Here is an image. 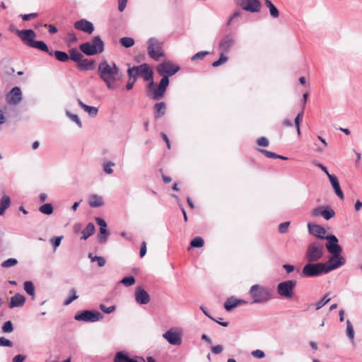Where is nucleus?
I'll list each match as a JSON object with an SVG mask.
<instances>
[{"label": "nucleus", "instance_id": "14", "mask_svg": "<svg viewBox=\"0 0 362 362\" xmlns=\"http://www.w3.org/2000/svg\"><path fill=\"white\" fill-rule=\"evenodd\" d=\"M240 6L245 11L255 13L259 11L261 3L259 0H241Z\"/></svg>", "mask_w": 362, "mask_h": 362}, {"label": "nucleus", "instance_id": "29", "mask_svg": "<svg viewBox=\"0 0 362 362\" xmlns=\"http://www.w3.org/2000/svg\"><path fill=\"white\" fill-rule=\"evenodd\" d=\"M95 230V226L93 223H89L86 226V228L82 231L83 236L81 239L86 240L91 236Z\"/></svg>", "mask_w": 362, "mask_h": 362}, {"label": "nucleus", "instance_id": "61", "mask_svg": "<svg viewBox=\"0 0 362 362\" xmlns=\"http://www.w3.org/2000/svg\"><path fill=\"white\" fill-rule=\"evenodd\" d=\"M209 54L208 52H199L197 54H195L192 57V60H197V59H203L205 56H206L207 54Z\"/></svg>", "mask_w": 362, "mask_h": 362}, {"label": "nucleus", "instance_id": "55", "mask_svg": "<svg viewBox=\"0 0 362 362\" xmlns=\"http://www.w3.org/2000/svg\"><path fill=\"white\" fill-rule=\"evenodd\" d=\"M13 345V342L2 337H0V346H7V347H12Z\"/></svg>", "mask_w": 362, "mask_h": 362}, {"label": "nucleus", "instance_id": "45", "mask_svg": "<svg viewBox=\"0 0 362 362\" xmlns=\"http://www.w3.org/2000/svg\"><path fill=\"white\" fill-rule=\"evenodd\" d=\"M66 115L69 118L74 122L79 128L82 127V122L77 115L72 114L69 111H66Z\"/></svg>", "mask_w": 362, "mask_h": 362}, {"label": "nucleus", "instance_id": "25", "mask_svg": "<svg viewBox=\"0 0 362 362\" xmlns=\"http://www.w3.org/2000/svg\"><path fill=\"white\" fill-rule=\"evenodd\" d=\"M90 207L96 208L104 205V201L102 196L98 194H92L89 197L88 201Z\"/></svg>", "mask_w": 362, "mask_h": 362}, {"label": "nucleus", "instance_id": "27", "mask_svg": "<svg viewBox=\"0 0 362 362\" xmlns=\"http://www.w3.org/2000/svg\"><path fill=\"white\" fill-rule=\"evenodd\" d=\"M80 107L86 112L90 116L95 117L98 115V109L93 106H89L83 103L80 99L77 100Z\"/></svg>", "mask_w": 362, "mask_h": 362}, {"label": "nucleus", "instance_id": "22", "mask_svg": "<svg viewBox=\"0 0 362 362\" xmlns=\"http://www.w3.org/2000/svg\"><path fill=\"white\" fill-rule=\"evenodd\" d=\"M25 303V298L20 293H16L11 298L8 307L10 308L23 307Z\"/></svg>", "mask_w": 362, "mask_h": 362}, {"label": "nucleus", "instance_id": "34", "mask_svg": "<svg viewBox=\"0 0 362 362\" xmlns=\"http://www.w3.org/2000/svg\"><path fill=\"white\" fill-rule=\"evenodd\" d=\"M70 59L74 62H80L83 58V54L76 48L71 49L70 51Z\"/></svg>", "mask_w": 362, "mask_h": 362}, {"label": "nucleus", "instance_id": "24", "mask_svg": "<svg viewBox=\"0 0 362 362\" xmlns=\"http://www.w3.org/2000/svg\"><path fill=\"white\" fill-rule=\"evenodd\" d=\"M245 303H246V302L243 300H240L234 297H230L226 300L224 303V308L227 311H230L234 308L237 307L238 305Z\"/></svg>", "mask_w": 362, "mask_h": 362}, {"label": "nucleus", "instance_id": "6", "mask_svg": "<svg viewBox=\"0 0 362 362\" xmlns=\"http://www.w3.org/2000/svg\"><path fill=\"white\" fill-rule=\"evenodd\" d=\"M148 52L149 56L155 59L158 60L159 58L164 55L162 49L163 43L155 37L150 38L148 42Z\"/></svg>", "mask_w": 362, "mask_h": 362}, {"label": "nucleus", "instance_id": "12", "mask_svg": "<svg viewBox=\"0 0 362 362\" xmlns=\"http://www.w3.org/2000/svg\"><path fill=\"white\" fill-rule=\"evenodd\" d=\"M325 264L327 272L328 273L344 265L345 264V259L341 255H332Z\"/></svg>", "mask_w": 362, "mask_h": 362}, {"label": "nucleus", "instance_id": "52", "mask_svg": "<svg viewBox=\"0 0 362 362\" xmlns=\"http://www.w3.org/2000/svg\"><path fill=\"white\" fill-rule=\"evenodd\" d=\"M2 331L4 333H11L13 331V324L11 321H6L2 326Z\"/></svg>", "mask_w": 362, "mask_h": 362}, {"label": "nucleus", "instance_id": "9", "mask_svg": "<svg viewBox=\"0 0 362 362\" xmlns=\"http://www.w3.org/2000/svg\"><path fill=\"white\" fill-rule=\"evenodd\" d=\"M182 331L178 328H171L163 334V337L171 345L182 344Z\"/></svg>", "mask_w": 362, "mask_h": 362}, {"label": "nucleus", "instance_id": "30", "mask_svg": "<svg viewBox=\"0 0 362 362\" xmlns=\"http://www.w3.org/2000/svg\"><path fill=\"white\" fill-rule=\"evenodd\" d=\"M30 47L47 52L49 55L53 54V52H49L47 45L42 41H34Z\"/></svg>", "mask_w": 362, "mask_h": 362}, {"label": "nucleus", "instance_id": "18", "mask_svg": "<svg viewBox=\"0 0 362 362\" xmlns=\"http://www.w3.org/2000/svg\"><path fill=\"white\" fill-rule=\"evenodd\" d=\"M308 232L320 239H326V230L322 226L317 224H308Z\"/></svg>", "mask_w": 362, "mask_h": 362}, {"label": "nucleus", "instance_id": "21", "mask_svg": "<svg viewBox=\"0 0 362 362\" xmlns=\"http://www.w3.org/2000/svg\"><path fill=\"white\" fill-rule=\"evenodd\" d=\"M18 35L22 40L26 41L29 46L34 42L33 40L36 37V34L33 30H19Z\"/></svg>", "mask_w": 362, "mask_h": 362}, {"label": "nucleus", "instance_id": "63", "mask_svg": "<svg viewBox=\"0 0 362 362\" xmlns=\"http://www.w3.org/2000/svg\"><path fill=\"white\" fill-rule=\"evenodd\" d=\"M322 207L319 206V207L313 209L311 211V216H313V217H317V216H318L320 215L322 216Z\"/></svg>", "mask_w": 362, "mask_h": 362}, {"label": "nucleus", "instance_id": "53", "mask_svg": "<svg viewBox=\"0 0 362 362\" xmlns=\"http://www.w3.org/2000/svg\"><path fill=\"white\" fill-rule=\"evenodd\" d=\"M78 40L75 33L74 32H69L67 34L66 42L69 45L76 42Z\"/></svg>", "mask_w": 362, "mask_h": 362}, {"label": "nucleus", "instance_id": "50", "mask_svg": "<svg viewBox=\"0 0 362 362\" xmlns=\"http://www.w3.org/2000/svg\"><path fill=\"white\" fill-rule=\"evenodd\" d=\"M120 283L125 286H130L135 284V279L132 276H126L120 281Z\"/></svg>", "mask_w": 362, "mask_h": 362}, {"label": "nucleus", "instance_id": "19", "mask_svg": "<svg viewBox=\"0 0 362 362\" xmlns=\"http://www.w3.org/2000/svg\"><path fill=\"white\" fill-rule=\"evenodd\" d=\"M74 28L78 30L91 34L94 30L93 25L91 22L86 19H81L74 23Z\"/></svg>", "mask_w": 362, "mask_h": 362}, {"label": "nucleus", "instance_id": "32", "mask_svg": "<svg viewBox=\"0 0 362 362\" xmlns=\"http://www.w3.org/2000/svg\"><path fill=\"white\" fill-rule=\"evenodd\" d=\"M78 68L81 70H90L93 67V62L88 60L87 59H81L78 62Z\"/></svg>", "mask_w": 362, "mask_h": 362}, {"label": "nucleus", "instance_id": "57", "mask_svg": "<svg viewBox=\"0 0 362 362\" xmlns=\"http://www.w3.org/2000/svg\"><path fill=\"white\" fill-rule=\"evenodd\" d=\"M100 309L105 313L110 314L115 310L116 307L115 306L106 307L105 305L101 304L100 305Z\"/></svg>", "mask_w": 362, "mask_h": 362}, {"label": "nucleus", "instance_id": "59", "mask_svg": "<svg viewBox=\"0 0 362 362\" xmlns=\"http://www.w3.org/2000/svg\"><path fill=\"white\" fill-rule=\"evenodd\" d=\"M62 238L63 236H58L50 240V242L53 245L54 250L60 245Z\"/></svg>", "mask_w": 362, "mask_h": 362}, {"label": "nucleus", "instance_id": "10", "mask_svg": "<svg viewBox=\"0 0 362 362\" xmlns=\"http://www.w3.org/2000/svg\"><path fill=\"white\" fill-rule=\"evenodd\" d=\"M180 70V66L170 61H165L157 66V71L161 76H173Z\"/></svg>", "mask_w": 362, "mask_h": 362}, {"label": "nucleus", "instance_id": "56", "mask_svg": "<svg viewBox=\"0 0 362 362\" xmlns=\"http://www.w3.org/2000/svg\"><path fill=\"white\" fill-rule=\"evenodd\" d=\"M289 226H290L289 221H286V222L280 223L279 226V233H285L288 230Z\"/></svg>", "mask_w": 362, "mask_h": 362}, {"label": "nucleus", "instance_id": "46", "mask_svg": "<svg viewBox=\"0 0 362 362\" xmlns=\"http://www.w3.org/2000/svg\"><path fill=\"white\" fill-rule=\"evenodd\" d=\"M204 244V240L201 237L194 238L190 243L192 247H202Z\"/></svg>", "mask_w": 362, "mask_h": 362}, {"label": "nucleus", "instance_id": "1", "mask_svg": "<svg viewBox=\"0 0 362 362\" xmlns=\"http://www.w3.org/2000/svg\"><path fill=\"white\" fill-rule=\"evenodd\" d=\"M98 74L107 89L114 90L119 88L122 73L115 63L110 64L107 61L100 62L98 66Z\"/></svg>", "mask_w": 362, "mask_h": 362}, {"label": "nucleus", "instance_id": "62", "mask_svg": "<svg viewBox=\"0 0 362 362\" xmlns=\"http://www.w3.org/2000/svg\"><path fill=\"white\" fill-rule=\"evenodd\" d=\"M26 356L23 354L16 355L11 362H24L25 361Z\"/></svg>", "mask_w": 362, "mask_h": 362}, {"label": "nucleus", "instance_id": "35", "mask_svg": "<svg viewBox=\"0 0 362 362\" xmlns=\"http://www.w3.org/2000/svg\"><path fill=\"white\" fill-rule=\"evenodd\" d=\"M317 139L321 141L322 146H319L317 143H314V145L315 146V151L318 153H322L324 151L325 148L327 147L328 144L326 140L323 139L322 136H317Z\"/></svg>", "mask_w": 362, "mask_h": 362}, {"label": "nucleus", "instance_id": "47", "mask_svg": "<svg viewBox=\"0 0 362 362\" xmlns=\"http://www.w3.org/2000/svg\"><path fill=\"white\" fill-rule=\"evenodd\" d=\"M18 264V260L15 258H9L1 263V267L4 268H8L14 267Z\"/></svg>", "mask_w": 362, "mask_h": 362}, {"label": "nucleus", "instance_id": "64", "mask_svg": "<svg viewBox=\"0 0 362 362\" xmlns=\"http://www.w3.org/2000/svg\"><path fill=\"white\" fill-rule=\"evenodd\" d=\"M127 0H118V10L119 12H122L127 6Z\"/></svg>", "mask_w": 362, "mask_h": 362}, {"label": "nucleus", "instance_id": "40", "mask_svg": "<svg viewBox=\"0 0 362 362\" xmlns=\"http://www.w3.org/2000/svg\"><path fill=\"white\" fill-rule=\"evenodd\" d=\"M53 206L51 204L47 203L43 205H42L39 208V211L46 215H50L53 213Z\"/></svg>", "mask_w": 362, "mask_h": 362}, {"label": "nucleus", "instance_id": "41", "mask_svg": "<svg viewBox=\"0 0 362 362\" xmlns=\"http://www.w3.org/2000/svg\"><path fill=\"white\" fill-rule=\"evenodd\" d=\"M119 42L121 45L126 48L131 47L134 45V40L129 37H122Z\"/></svg>", "mask_w": 362, "mask_h": 362}, {"label": "nucleus", "instance_id": "58", "mask_svg": "<svg viewBox=\"0 0 362 362\" xmlns=\"http://www.w3.org/2000/svg\"><path fill=\"white\" fill-rule=\"evenodd\" d=\"M257 144L259 146L267 147L269 146V142L266 137L262 136L257 139Z\"/></svg>", "mask_w": 362, "mask_h": 362}, {"label": "nucleus", "instance_id": "23", "mask_svg": "<svg viewBox=\"0 0 362 362\" xmlns=\"http://www.w3.org/2000/svg\"><path fill=\"white\" fill-rule=\"evenodd\" d=\"M329 180L336 194L339 197V199H344V193L340 187L337 178L334 175H329Z\"/></svg>", "mask_w": 362, "mask_h": 362}, {"label": "nucleus", "instance_id": "51", "mask_svg": "<svg viewBox=\"0 0 362 362\" xmlns=\"http://www.w3.org/2000/svg\"><path fill=\"white\" fill-rule=\"evenodd\" d=\"M225 53H223L221 52L220 58L217 60L213 62L212 66L214 67L218 66L224 63H226L228 61V57L224 55Z\"/></svg>", "mask_w": 362, "mask_h": 362}, {"label": "nucleus", "instance_id": "60", "mask_svg": "<svg viewBox=\"0 0 362 362\" xmlns=\"http://www.w3.org/2000/svg\"><path fill=\"white\" fill-rule=\"evenodd\" d=\"M251 354L253 357L257 358H262L265 356L264 352L259 349H257L252 351Z\"/></svg>", "mask_w": 362, "mask_h": 362}, {"label": "nucleus", "instance_id": "48", "mask_svg": "<svg viewBox=\"0 0 362 362\" xmlns=\"http://www.w3.org/2000/svg\"><path fill=\"white\" fill-rule=\"evenodd\" d=\"M70 293L71 294V296L67 298L64 303V305H69L71 303H72L74 300H76L78 296L76 295V291L74 288H71L70 290Z\"/></svg>", "mask_w": 362, "mask_h": 362}, {"label": "nucleus", "instance_id": "43", "mask_svg": "<svg viewBox=\"0 0 362 362\" xmlns=\"http://www.w3.org/2000/svg\"><path fill=\"white\" fill-rule=\"evenodd\" d=\"M54 56L57 60L63 62H67L69 59L68 54L66 52L62 51L54 52Z\"/></svg>", "mask_w": 362, "mask_h": 362}, {"label": "nucleus", "instance_id": "17", "mask_svg": "<svg viewBox=\"0 0 362 362\" xmlns=\"http://www.w3.org/2000/svg\"><path fill=\"white\" fill-rule=\"evenodd\" d=\"M139 76L143 77L144 81H150L151 83L149 84V88H151L153 86V72L150 68V66L147 64H142L139 66Z\"/></svg>", "mask_w": 362, "mask_h": 362}, {"label": "nucleus", "instance_id": "8", "mask_svg": "<svg viewBox=\"0 0 362 362\" xmlns=\"http://www.w3.org/2000/svg\"><path fill=\"white\" fill-rule=\"evenodd\" d=\"M103 318V315L100 313L92 310H83L77 313L74 317L76 320L91 322L99 321Z\"/></svg>", "mask_w": 362, "mask_h": 362}, {"label": "nucleus", "instance_id": "42", "mask_svg": "<svg viewBox=\"0 0 362 362\" xmlns=\"http://www.w3.org/2000/svg\"><path fill=\"white\" fill-rule=\"evenodd\" d=\"M129 78L136 80L137 77L139 76V66H135L129 68L127 71Z\"/></svg>", "mask_w": 362, "mask_h": 362}, {"label": "nucleus", "instance_id": "37", "mask_svg": "<svg viewBox=\"0 0 362 362\" xmlns=\"http://www.w3.org/2000/svg\"><path fill=\"white\" fill-rule=\"evenodd\" d=\"M266 6L269 8L270 15L273 18H277L279 16V13L278 9L275 7V6L269 0H265Z\"/></svg>", "mask_w": 362, "mask_h": 362}, {"label": "nucleus", "instance_id": "15", "mask_svg": "<svg viewBox=\"0 0 362 362\" xmlns=\"http://www.w3.org/2000/svg\"><path fill=\"white\" fill-rule=\"evenodd\" d=\"M235 40L231 35L224 36L219 42L218 47L223 53H228L235 45Z\"/></svg>", "mask_w": 362, "mask_h": 362}, {"label": "nucleus", "instance_id": "54", "mask_svg": "<svg viewBox=\"0 0 362 362\" xmlns=\"http://www.w3.org/2000/svg\"><path fill=\"white\" fill-rule=\"evenodd\" d=\"M330 300V298H327V295L325 296L319 302H317L316 305V310H319L321 308H322L324 305H325Z\"/></svg>", "mask_w": 362, "mask_h": 362}, {"label": "nucleus", "instance_id": "33", "mask_svg": "<svg viewBox=\"0 0 362 362\" xmlns=\"http://www.w3.org/2000/svg\"><path fill=\"white\" fill-rule=\"evenodd\" d=\"M346 335L349 337V339L351 340L352 344H354L355 332H354V330L353 325H352V324H351V321L349 320H346Z\"/></svg>", "mask_w": 362, "mask_h": 362}, {"label": "nucleus", "instance_id": "13", "mask_svg": "<svg viewBox=\"0 0 362 362\" xmlns=\"http://www.w3.org/2000/svg\"><path fill=\"white\" fill-rule=\"evenodd\" d=\"M168 84H169V79H168V76H163L157 88H154V86L151 88L153 89V98L154 100H158V99L160 98L161 97H163Z\"/></svg>", "mask_w": 362, "mask_h": 362}, {"label": "nucleus", "instance_id": "2", "mask_svg": "<svg viewBox=\"0 0 362 362\" xmlns=\"http://www.w3.org/2000/svg\"><path fill=\"white\" fill-rule=\"evenodd\" d=\"M249 293L253 299L252 303H263L272 298L271 289L258 284L253 285Z\"/></svg>", "mask_w": 362, "mask_h": 362}, {"label": "nucleus", "instance_id": "26", "mask_svg": "<svg viewBox=\"0 0 362 362\" xmlns=\"http://www.w3.org/2000/svg\"><path fill=\"white\" fill-rule=\"evenodd\" d=\"M114 362H145L144 359H134L128 357L122 352L117 353Z\"/></svg>", "mask_w": 362, "mask_h": 362}, {"label": "nucleus", "instance_id": "38", "mask_svg": "<svg viewBox=\"0 0 362 362\" xmlns=\"http://www.w3.org/2000/svg\"><path fill=\"white\" fill-rule=\"evenodd\" d=\"M259 151L262 153H263L265 156H267V158H279V159L284 160H288L287 157L277 155L275 153H273V152H271V151H267V150H264V149H259Z\"/></svg>", "mask_w": 362, "mask_h": 362}, {"label": "nucleus", "instance_id": "31", "mask_svg": "<svg viewBox=\"0 0 362 362\" xmlns=\"http://www.w3.org/2000/svg\"><path fill=\"white\" fill-rule=\"evenodd\" d=\"M155 110H156V114H155L156 118H159V117L163 116L165 114V110H166V106H165V103L160 102V103L156 104Z\"/></svg>", "mask_w": 362, "mask_h": 362}, {"label": "nucleus", "instance_id": "3", "mask_svg": "<svg viewBox=\"0 0 362 362\" xmlns=\"http://www.w3.org/2000/svg\"><path fill=\"white\" fill-rule=\"evenodd\" d=\"M83 53L88 56L100 54L104 51V42L99 36L94 37L93 42H85L80 45Z\"/></svg>", "mask_w": 362, "mask_h": 362}, {"label": "nucleus", "instance_id": "39", "mask_svg": "<svg viewBox=\"0 0 362 362\" xmlns=\"http://www.w3.org/2000/svg\"><path fill=\"white\" fill-rule=\"evenodd\" d=\"M23 288L25 291L31 296H35V286L32 281H27L24 282Z\"/></svg>", "mask_w": 362, "mask_h": 362}, {"label": "nucleus", "instance_id": "49", "mask_svg": "<svg viewBox=\"0 0 362 362\" xmlns=\"http://www.w3.org/2000/svg\"><path fill=\"white\" fill-rule=\"evenodd\" d=\"M107 230L106 228H100V233L98 234V240L101 243H104L107 240Z\"/></svg>", "mask_w": 362, "mask_h": 362}, {"label": "nucleus", "instance_id": "4", "mask_svg": "<svg viewBox=\"0 0 362 362\" xmlns=\"http://www.w3.org/2000/svg\"><path fill=\"white\" fill-rule=\"evenodd\" d=\"M324 252V245L322 243L313 242L308 245L305 257L309 262H315L322 257Z\"/></svg>", "mask_w": 362, "mask_h": 362}, {"label": "nucleus", "instance_id": "20", "mask_svg": "<svg viewBox=\"0 0 362 362\" xmlns=\"http://www.w3.org/2000/svg\"><path fill=\"white\" fill-rule=\"evenodd\" d=\"M22 100V93L20 88L14 87L7 96L8 103L16 105Z\"/></svg>", "mask_w": 362, "mask_h": 362}, {"label": "nucleus", "instance_id": "16", "mask_svg": "<svg viewBox=\"0 0 362 362\" xmlns=\"http://www.w3.org/2000/svg\"><path fill=\"white\" fill-rule=\"evenodd\" d=\"M134 296L136 302L140 305H146L150 301L149 294L141 286L136 288Z\"/></svg>", "mask_w": 362, "mask_h": 362}, {"label": "nucleus", "instance_id": "5", "mask_svg": "<svg viewBox=\"0 0 362 362\" xmlns=\"http://www.w3.org/2000/svg\"><path fill=\"white\" fill-rule=\"evenodd\" d=\"M296 282L293 280H287L279 283L277 285L276 291L278 294L286 299H291L294 296V288Z\"/></svg>", "mask_w": 362, "mask_h": 362}, {"label": "nucleus", "instance_id": "7", "mask_svg": "<svg viewBox=\"0 0 362 362\" xmlns=\"http://www.w3.org/2000/svg\"><path fill=\"white\" fill-rule=\"evenodd\" d=\"M327 273L325 264L324 263L312 264V262H310L305 265L303 269V274L305 276H317Z\"/></svg>", "mask_w": 362, "mask_h": 362}, {"label": "nucleus", "instance_id": "36", "mask_svg": "<svg viewBox=\"0 0 362 362\" xmlns=\"http://www.w3.org/2000/svg\"><path fill=\"white\" fill-rule=\"evenodd\" d=\"M335 216L334 211L329 206H327L324 209H322V216L326 219L329 220Z\"/></svg>", "mask_w": 362, "mask_h": 362}, {"label": "nucleus", "instance_id": "28", "mask_svg": "<svg viewBox=\"0 0 362 362\" xmlns=\"http://www.w3.org/2000/svg\"><path fill=\"white\" fill-rule=\"evenodd\" d=\"M11 205V199L9 196L7 194H3L1 199H0V216H2L6 210Z\"/></svg>", "mask_w": 362, "mask_h": 362}, {"label": "nucleus", "instance_id": "44", "mask_svg": "<svg viewBox=\"0 0 362 362\" xmlns=\"http://www.w3.org/2000/svg\"><path fill=\"white\" fill-rule=\"evenodd\" d=\"M115 164L111 161L105 162L103 165L104 172L108 175L112 174L114 170L112 168Z\"/></svg>", "mask_w": 362, "mask_h": 362}, {"label": "nucleus", "instance_id": "11", "mask_svg": "<svg viewBox=\"0 0 362 362\" xmlns=\"http://www.w3.org/2000/svg\"><path fill=\"white\" fill-rule=\"evenodd\" d=\"M326 240L327 243H326V247L329 253L332 255H341V247L338 244V239L334 235H327Z\"/></svg>", "mask_w": 362, "mask_h": 362}]
</instances>
